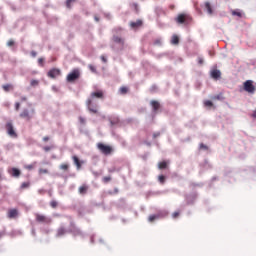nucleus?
Here are the masks:
<instances>
[{"instance_id": "1", "label": "nucleus", "mask_w": 256, "mask_h": 256, "mask_svg": "<svg viewBox=\"0 0 256 256\" xmlns=\"http://www.w3.org/2000/svg\"><path fill=\"white\" fill-rule=\"evenodd\" d=\"M95 99H105V94L103 93V90L92 92L90 94V97L86 101L88 111L90 113L97 114L99 113V105L95 102Z\"/></svg>"}, {"instance_id": "2", "label": "nucleus", "mask_w": 256, "mask_h": 256, "mask_svg": "<svg viewBox=\"0 0 256 256\" xmlns=\"http://www.w3.org/2000/svg\"><path fill=\"white\" fill-rule=\"evenodd\" d=\"M112 41H113V43H116V45H118V47H115V45L112 46V49L114 51H123V49L125 47V39H123L117 35H113Z\"/></svg>"}, {"instance_id": "3", "label": "nucleus", "mask_w": 256, "mask_h": 256, "mask_svg": "<svg viewBox=\"0 0 256 256\" xmlns=\"http://www.w3.org/2000/svg\"><path fill=\"white\" fill-rule=\"evenodd\" d=\"M169 212L167 210H160L156 214H152L148 217L149 223H153V221H157L158 219H163V217H167Z\"/></svg>"}, {"instance_id": "4", "label": "nucleus", "mask_w": 256, "mask_h": 256, "mask_svg": "<svg viewBox=\"0 0 256 256\" xmlns=\"http://www.w3.org/2000/svg\"><path fill=\"white\" fill-rule=\"evenodd\" d=\"M175 21L178 22L179 25H189V23H191V17L187 14H179Z\"/></svg>"}, {"instance_id": "5", "label": "nucleus", "mask_w": 256, "mask_h": 256, "mask_svg": "<svg viewBox=\"0 0 256 256\" xmlns=\"http://www.w3.org/2000/svg\"><path fill=\"white\" fill-rule=\"evenodd\" d=\"M35 217L37 223H45V225H51V223H53V219H51V217H47L43 214L36 213Z\"/></svg>"}, {"instance_id": "6", "label": "nucleus", "mask_w": 256, "mask_h": 256, "mask_svg": "<svg viewBox=\"0 0 256 256\" xmlns=\"http://www.w3.org/2000/svg\"><path fill=\"white\" fill-rule=\"evenodd\" d=\"M5 129L7 131V134L9 137H12L13 139H17V132L15 131V127L13 126V122L9 121L5 125Z\"/></svg>"}, {"instance_id": "7", "label": "nucleus", "mask_w": 256, "mask_h": 256, "mask_svg": "<svg viewBox=\"0 0 256 256\" xmlns=\"http://www.w3.org/2000/svg\"><path fill=\"white\" fill-rule=\"evenodd\" d=\"M79 77H81V72H79V69H74L67 75L66 81H68V83H73V81H77Z\"/></svg>"}, {"instance_id": "8", "label": "nucleus", "mask_w": 256, "mask_h": 256, "mask_svg": "<svg viewBox=\"0 0 256 256\" xmlns=\"http://www.w3.org/2000/svg\"><path fill=\"white\" fill-rule=\"evenodd\" d=\"M97 148L99 149V151H101V153H103V155H111V151H113L111 146H107L103 143H98Z\"/></svg>"}, {"instance_id": "9", "label": "nucleus", "mask_w": 256, "mask_h": 256, "mask_svg": "<svg viewBox=\"0 0 256 256\" xmlns=\"http://www.w3.org/2000/svg\"><path fill=\"white\" fill-rule=\"evenodd\" d=\"M33 115H35V110H33V109H32V113L29 112L28 109H24V110L20 113L21 119H26V121H31V119H33Z\"/></svg>"}, {"instance_id": "10", "label": "nucleus", "mask_w": 256, "mask_h": 256, "mask_svg": "<svg viewBox=\"0 0 256 256\" xmlns=\"http://www.w3.org/2000/svg\"><path fill=\"white\" fill-rule=\"evenodd\" d=\"M244 91L247 93H255V86L253 85V80H247L244 82Z\"/></svg>"}, {"instance_id": "11", "label": "nucleus", "mask_w": 256, "mask_h": 256, "mask_svg": "<svg viewBox=\"0 0 256 256\" xmlns=\"http://www.w3.org/2000/svg\"><path fill=\"white\" fill-rule=\"evenodd\" d=\"M202 8L209 15H213V6L211 5V2H209V1L204 2V4L202 5Z\"/></svg>"}, {"instance_id": "12", "label": "nucleus", "mask_w": 256, "mask_h": 256, "mask_svg": "<svg viewBox=\"0 0 256 256\" xmlns=\"http://www.w3.org/2000/svg\"><path fill=\"white\" fill-rule=\"evenodd\" d=\"M59 75H61V70L57 68H53L48 72V77H50V79H55L56 77H59Z\"/></svg>"}, {"instance_id": "13", "label": "nucleus", "mask_w": 256, "mask_h": 256, "mask_svg": "<svg viewBox=\"0 0 256 256\" xmlns=\"http://www.w3.org/2000/svg\"><path fill=\"white\" fill-rule=\"evenodd\" d=\"M210 77L215 81H219L221 79V71L218 69H214L210 72Z\"/></svg>"}, {"instance_id": "14", "label": "nucleus", "mask_w": 256, "mask_h": 256, "mask_svg": "<svg viewBox=\"0 0 256 256\" xmlns=\"http://www.w3.org/2000/svg\"><path fill=\"white\" fill-rule=\"evenodd\" d=\"M150 105L152 107L153 113H157V111H159V109H161V104L157 100H152L150 102Z\"/></svg>"}, {"instance_id": "15", "label": "nucleus", "mask_w": 256, "mask_h": 256, "mask_svg": "<svg viewBox=\"0 0 256 256\" xmlns=\"http://www.w3.org/2000/svg\"><path fill=\"white\" fill-rule=\"evenodd\" d=\"M88 191H89V186L87 184H83L78 188L79 195H87Z\"/></svg>"}, {"instance_id": "16", "label": "nucleus", "mask_w": 256, "mask_h": 256, "mask_svg": "<svg viewBox=\"0 0 256 256\" xmlns=\"http://www.w3.org/2000/svg\"><path fill=\"white\" fill-rule=\"evenodd\" d=\"M17 217H19V211H17V209H11L8 211L9 219H17Z\"/></svg>"}, {"instance_id": "17", "label": "nucleus", "mask_w": 256, "mask_h": 256, "mask_svg": "<svg viewBox=\"0 0 256 256\" xmlns=\"http://www.w3.org/2000/svg\"><path fill=\"white\" fill-rule=\"evenodd\" d=\"M67 233H69V231L65 229V227L61 226L57 229L56 237H63V235H67Z\"/></svg>"}, {"instance_id": "18", "label": "nucleus", "mask_w": 256, "mask_h": 256, "mask_svg": "<svg viewBox=\"0 0 256 256\" xmlns=\"http://www.w3.org/2000/svg\"><path fill=\"white\" fill-rule=\"evenodd\" d=\"M211 99H212V101H224L225 96H224L223 92H221L219 94L211 96Z\"/></svg>"}, {"instance_id": "19", "label": "nucleus", "mask_w": 256, "mask_h": 256, "mask_svg": "<svg viewBox=\"0 0 256 256\" xmlns=\"http://www.w3.org/2000/svg\"><path fill=\"white\" fill-rule=\"evenodd\" d=\"M196 199H197V195H195V194L186 196V201H187L188 205H193V203Z\"/></svg>"}, {"instance_id": "20", "label": "nucleus", "mask_w": 256, "mask_h": 256, "mask_svg": "<svg viewBox=\"0 0 256 256\" xmlns=\"http://www.w3.org/2000/svg\"><path fill=\"white\" fill-rule=\"evenodd\" d=\"M143 25V21L137 20L136 22H130L131 29H137Z\"/></svg>"}, {"instance_id": "21", "label": "nucleus", "mask_w": 256, "mask_h": 256, "mask_svg": "<svg viewBox=\"0 0 256 256\" xmlns=\"http://www.w3.org/2000/svg\"><path fill=\"white\" fill-rule=\"evenodd\" d=\"M231 15H233V17H239L241 19V17H243V12H241V10L239 9L231 10Z\"/></svg>"}, {"instance_id": "22", "label": "nucleus", "mask_w": 256, "mask_h": 256, "mask_svg": "<svg viewBox=\"0 0 256 256\" xmlns=\"http://www.w3.org/2000/svg\"><path fill=\"white\" fill-rule=\"evenodd\" d=\"M12 177H19L21 175V170L17 168H12Z\"/></svg>"}, {"instance_id": "23", "label": "nucleus", "mask_w": 256, "mask_h": 256, "mask_svg": "<svg viewBox=\"0 0 256 256\" xmlns=\"http://www.w3.org/2000/svg\"><path fill=\"white\" fill-rule=\"evenodd\" d=\"M74 164L76 165L77 169H81V162L79 161V157L73 156L72 157Z\"/></svg>"}, {"instance_id": "24", "label": "nucleus", "mask_w": 256, "mask_h": 256, "mask_svg": "<svg viewBox=\"0 0 256 256\" xmlns=\"http://www.w3.org/2000/svg\"><path fill=\"white\" fill-rule=\"evenodd\" d=\"M171 43H172V45H179V36L174 34L172 36Z\"/></svg>"}, {"instance_id": "25", "label": "nucleus", "mask_w": 256, "mask_h": 256, "mask_svg": "<svg viewBox=\"0 0 256 256\" xmlns=\"http://www.w3.org/2000/svg\"><path fill=\"white\" fill-rule=\"evenodd\" d=\"M2 89H4V91H5L6 93H9V92L11 91V89H13V85H11V84H4V85L2 86Z\"/></svg>"}, {"instance_id": "26", "label": "nucleus", "mask_w": 256, "mask_h": 256, "mask_svg": "<svg viewBox=\"0 0 256 256\" xmlns=\"http://www.w3.org/2000/svg\"><path fill=\"white\" fill-rule=\"evenodd\" d=\"M158 169H167V162H159L158 163Z\"/></svg>"}, {"instance_id": "27", "label": "nucleus", "mask_w": 256, "mask_h": 256, "mask_svg": "<svg viewBox=\"0 0 256 256\" xmlns=\"http://www.w3.org/2000/svg\"><path fill=\"white\" fill-rule=\"evenodd\" d=\"M70 233H73V235H82L81 230H79L78 228L70 230Z\"/></svg>"}, {"instance_id": "28", "label": "nucleus", "mask_w": 256, "mask_h": 256, "mask_svg": "<svg viewBox=\"0 0 256 256\" xmlns=\"http://www.w3.org/2000/svg\"><path fill=\"white\" fill-rule=\"evenodd\" d=\"M204 106L211 109V107H213V102L210 100H206V101H204Z\"/></svg>"}, {"instance_id": "29", "label": "nucleus", "mask_w": 256, "mask_h": 256, "mask_svg": "<svg viewBox=\"0 0 256 256\" xmlns=\"http://www.w3.org/2000/svg\"><path fill=\"white\" fill-rule=\"evenodd\" d=\"M57 205H59V203L55 200L50 202V207H52V209H57Z\"/></svg>"}, {"instance_id": "30", "label": "nucleus", "mask_w": 256, "mask_h": 256, "mask_svg": "<svg viewBox=\"0 0 256 256\" xmlns=\"http://www.w3.org/2000/svg\"><path fill=\"white\" fill-rule=\"evenodd\" d=\"M129 91V88L127 87H121L120 88V93L121 95H126V93Z\"/></svg>"}, {"instance_id": "31", "label": "nucleus", "mask_w": 256, "mask_h": 256, "mask_svg": "<svg viewBox=\"0 0 256 256\" xmlns=\"http://www.w3.org/2000/svg\"><path fill=\"white\" fill-rule=\"evenodd\" d=\"M158 181L159 183H161V185L165 184V176L163 175L158 176Z\"/></svg>"}, {"instance_id": "32", "label": "nucleus", "mask_w": 256, "mask_h": 256, "mask_svg": "<svg viewBox=\"0 0 256 256\" xmlns=\"http://www.w3.org/2000/svg\"><path fill=\"white\" fill-rule=\"evenodd\" d=\"M199 149H203L204 151H209V146L201 143L199 146Z\"/></svg>"}, {"instance_id": "33", "label": "nucleus", "mask_w": 256, "mask_h": 256, "mask_svg": "<svg viewBox=\"0 0 256 256\" xmlns=\"http://www.w3.org/2000/svg\"><path fill=\"white\" fill-rule=\"evenodd\" d=\"M71 3H75V0H66V7L71 9Z\"/></svg>"}, {"instance_id": "34", "label": "nucleus", "mask_w": 256, "mask_h": 256, "mask_svg": "<svg viewBox=\"0 0 256 256\" xmlns=\"http://www.w3.org/2000/svg\"><path fill=\"white\" fill-rule=\"evenodd\" d=\"M29 182H23L22 184H21V189H27L28 187H29Z\"/></svg>"}, {"instance_id": "35", "label": "nucleus", "mask_w": 256, "mask_h": 256, "mask_svg": "<svg viewBox=\"0 0 256 256\" xmlns=\"http://www.w3.org/2000/svg\"><path fill=\"white\" fill-rule=\"evenodd\" d=\"M51 149H53V146H44V147H43V150H44L46 153H49V151H51Z\"/></svg>"}, {"instance_id": "36", "label": "nucleus", "mask_w": 256, "mask_h": 256, "mask_svg": "<svg viewBox=\"0 0 256 256\" xmlns=\"http://www.w3.org/2000/svg\"><path fill=\"white\" fill-rule=\"evenodd\" d=\"M60 169H62V171H67V169H69V166L67 164H62L60 165Z\"/></svg>"}, {"instance_id": "37", "label": "nucleus", "mask_w": 256, "mask_h": 256, "mask_svg": "<svg viewBox=\"0 0 256 256\" xmlns=\"http://www.w3.org/2000/svg\"><path fill=\"white\" fill-rule=\"evenodd\" d=\"M30 85H31L32 87H35V86L39 85V81H37V80H31Z\"/></svg>"}, {"instance_id": "38", "label": "nucleus", "mask_w": 256, "mask_h": 256, "mask_svg": "<svg viewBox=\"0 0 256 256\" xmlns=\"http://www.w3.org/2000/svg\"><path fill=\"white\" fill-rule=\"evenodd\" d=\"M88 67H89L90 71H92V73H97V69L95 68V66L90 64Z\"/></svg>"}, {"instance_id": "39", "label": "nucleus", "mask_w": 256, "mask_h": 256, "mask_svg": "<svg viewBox=\"0 0 256 256\" xmlns=\"http://www.w3.org/2000/svg\"><path fill=\"white\" fill-rule=\"evenodd\" d=\"M13 147H15V145L10 143L5 146V149H7V151H10V149H13Z\"/></svg>"}, {"instance_id": "40", "label": "nucleus", "mask_w": 256, "mask_h": 256, "mask_svg": "<svg viewBox=\"0 0 256 256\" xmlns=\"http://www.w3.org/2000/svg\"><path fill=\"white\" fill-rule=\"evenodd\" d=\"M109 181H111V177H110V176H105V177L103 178V182H104V183H109Z\"/></svg>"}, {"instance_id": "41", "label": "nucleus", "mask_w": 256, "mask_h": 256, "mask_svg": "<svg viewBox=\"0 0 256 256\" xmlns=\"http://www.w3.org/2000/svg\"><path fill=\"white\" fill-rule=\"evenodd\" d=\"M44 61H45L44 58H39V59H38V65H40V67H43Z\"/></svg>"}, {"instance_id": "42", "label": "nucleus", "mask_w": 256, "mask_h": 256, "mask_svg": "<svg viewBox=\"0 0 256 256\" xmlns=\"http://www.w3.org/2000/svg\"><path fill=\"white\" fill-rule=\"evenodd\" d=\"M39 173H40V175L43 174V173H44V174H47V173H49V170L41 168V169L39 170Z\"/></svg>"}, {"instance_id": "43", "label": "nucleus", "mask_w": 256, "mask_h": 256, "mask_svg": "<svg viewBox=\"0 0 256 256\" xmlns=\"http://www.w3.org/2000/svg\"><path fill=\"white\" fill-rule=\"evenodd\" d=\"M154 45L161 46V38H158L154 41Z\"/></svg>"}, {"instance_id": "44", "label": "nucleus", "mask_w": 256, "mask_h": 256, "mask_svg": "<svg viewBox=\"0 0 256 256\" xmlns=\"http://www.w3.org/2000/svg\"><path fill=\"white\" fill-rule=\"evenodd\" d=\"M7 45H8V47H13V45H15V41L9 40V41L7 42Z\"/></svg>"}, {"instance_id": "45", "label": "nucleus", "mask_w": 256, "mask_h": 256, "mask_svg": "<svg viewBox=\"0 0 256 256\" xmlns=\"http://www.w3.org/2000/svg\"><path fill=\"white\" fill-rule=\"evenodd\" d=\"M79 121H80L81 125H85V123H86L85 118H83L81 116L79 117Z\"/></svg>"}, {"instance_id": "46", "label": "nucleus", "mask_w": 256, "mask_h": 256, "mask_svg": "<svg viewBox=\"0 0 256 256\" xmlns=\"http://www.w3.org/2000/svg\"><path fill=\"white\" fill-rule=\"evenodd\" d=\"M114 33H119V32H121V31H123V28H121V27H117V28H114Z\"/></svg>"}, {"instance_id": "47", "label": "nucleus", "mask_w": 256, "mask_h": 256, "mask_svg": "<svg viewBox=\"0 0 256 256\" xmlns=\"http://www.w3.org/2000/svg\"><path fill=\"white\" fill-rule=\"evenodd\" d=\"M20 107H21V103L16 102V103H15V109H16V111H19Z\"/></svg>"}, {"instance_id": "48", "label": "nucleus", "mask_w": 256, "mask_h": 256, "mask_svg": "<svg viewBox=\"0 0 256 256\" xmlns=\"http://www.w3.org/2000/svg\"><path fill=\"white\" fill-rule=\"evenodd\" d=\"M161 136V132H155L154 134H153V138L154 139H157V137H160Z\"/></svg>"}, {"instance_id": "49", "label": "nucleus", "mask_w": 256, "mask_h": 256, "mask_svg": "<svg viewBox=\"0 0 256 256\" xmlns=\"http://www.w3.org/2000/svg\"><path fill=\"white\" fill-rule=\"evenodd\" d=\"M204 60L202 57H198V65H203Z\"/></svg>"}, {"instance_id": "50", "label": "nucleus", "mask_w": 256, "mask_h": 256, "mask_svg": "<svg viewBox=\"0 0 256 256\" xmlns=\"http://www.w3.org/2000/svg\"><path fill=\"white\" fill-rule=\"evenodd\" d=\"M150 91H151V93H155V91H157V86L153 85V86L150 88Z\"/></svg>"}, {"instance_id": "51", "label": "nucleus", "mask_w": 256, "mask_h": 256, "mask_svg": "<svg viewBox=\"0 0 256 256\" xmlns=\"http://www.w3.org/2000/svg\"><path fill=\"white\" fill-rule=\"evenodd\" d=\"M111 125H117V123H119V120H110Z\"/></svg>"}, {"instance_id": "52", "label": "nucleus", "mask_w": 256, "mask_h": 256, "mask_svg": "<svg viewBox=\"0 0 256 256\" xmlns=\"http://www.w3.org/2000/svg\"><path fill=\"white\" fill-rule=\"evenodd\" d=\"M172 217H173V219H177V217H179V212H174L172 214Z\"/></svg>"}, {"instance_id": "53", "label": "nucleus", "mask_w": 256, "mask_h": 256, "mask_svg": "<svg viewBox=\"0 0 256 256\" xmlns=\"http://www.w3.org/2000/svg\"><path fill=\"white\" fill-rule=\"evenodd\" d=\"M31 57H37V52L34 50L30 52Z\"/></svg>"}, {"instance_id": "54", "label": "nucleus", "mask_w": 256, "mask_h": 256, "mask_svg": "<svg viewBox=\"0 0 256 256\" xmlns=\"http://www.w3.org/2000/svg\"><path fill=\"white\" fill-rule=\"evenodd\" d=\"M101 59H102L103 63H107V58H105V56H101Z\"/></svg>"}, {"instance_id": "55", "label": "nucleus", "mask_w": 256, "mask_h": 256, "mask_svg": "<svg viewBox=\"0 0 256 256\" xmlns=\"http://www.w3.org/2000/svg\"><path fill=\"white\" fill-rule=\"evenodd\" d=\"M38 193H39L40 195H43V193H45V190L40 189V190H38Z\"/></svg>"}, {"instance_id": "56", "label": "nucleus", "mask_w": 256, "mask_h": 256, "mask_svg": "<svg viewBox=\"0 0 256 256\" xmlns=\"http://www.w3.org/2000/svg\"><path fill=\"white\" fill-rule=\"evenodd\" d=\"M43 141H44V142L49 141V136H45V137L43 138Z\"/></svg>"}, {"instance_id": "57", "label": "nucleus", "mask_w": 256, "mask_h": 256, "mask_svg": "<svg viewBox=\"0 0 256 256\" xmlns=\"http://www.w3.org/2000/svg\"><path fill=\"white\" fill-rule=\"evenodd\" d=\"M21 101H27V97L22 96V97H21Z\"/></svg>"}, {"instance_id": "58", "label": "nucleus", "mask_w": 256, "mask_h": 256, "mask_svg": "<svg viewBox=\"0 0 256 256\" xmlns=\"http://www.w3.org/2000/svg\"><path fill=\"white\" fill-rule=\"evenodd\" d=\"M5 236V232H0V239Z\"/></svg>"}, {"instance_id": "59", "label": "nucleus", "mask_w": 256, "mask_h": 256, "mask_svg": "<svg viewBox=\"0 0 256 256\" xmlns=\"http://www.w3.org/2000/svg\"><path fill=\"white\" fill-rule=\"evenodd\" d=\"M32 235L35 237L36 232H35V228L32 229Z\"/></svg>"}, {"instance_id": "60", "label": "nucleus", "mask_w": 256, "mask_h": 256, "mask_svg": "<svg viewBox=\"0 0 256 256\" xmlns=\"http://www.w3.org/2000/svg\"><path fill=\"white\" fill-rule=\"evenodd\" d=\"M26 169H33V165H28Z\"/></svg>"}, {"instance_id": "61", "label": "nucleus", "mask_w": 256, "mask_h": 256, "mask_svg": "<svg viewBox=\"0 0 256 256\" xmlns=\"http://www.w3.org/2000/svg\"><path fill=\"white\" fill-rule=\"evenodd\" d=\"M94 19L97 23H99V17L95 16Z\"/></svg>"}, {"instance_id": "62", "label": "nucleus", "mask_w": 256, "mask_h": 256, "mask_svg": "<svg viewBox=\"0 0 256 256\" xmlns=\"http://www.w3.org/2000/svg\"><path fill=\"white\" fill-rule=\"evenodd\" d=\"M107 19H111V14H105Z\"/></svg>"}, {"instance_id": "63", "label": "nucleus", "mask_w": 256, "mask_h": 256, "mask_svg": "<svg viewBox=\"0 0 256 256\" xmlns=\"http://www.w3.org/2000/svg\"><path fill=\"white\" fill-rule=\"evenodd\" d=\"M133 5H134V7H135V9L137 11V9H138L137 3H134Z\"/></svg>"}, {"instance_id": "64", "label": "nucleus", "mask_w": 256, "mask_h": 256, "mask_svg": "<svg viewBox=\"0 0 256 256\" xmlns=\"http://www.w3.org/2000/svg\"><path fill=\"white\" fill-rule=\"evenodd\" d=\"M252 117H254V118L256 119V112H254V113L252 114Z\"/></svg>"}]
</instances>
